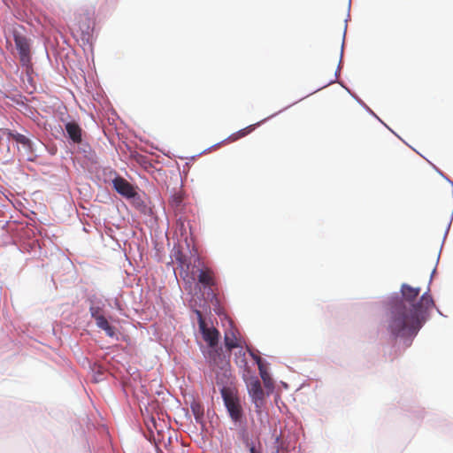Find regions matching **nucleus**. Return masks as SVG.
I'll return each instance as SVG.
<instances>
[{
    "label": "nucleus",
    "instance_id": "nucleus-9",
    "mask_svg": "<svg viewBox=\"0 0 453 453\" xmlns=\"http://www.w3.org/2000/svg\"><path fill=\"white\" fill-rule=\"evenodd\" d=\"M7 135L17 143L21 144L27 152H33L32 142L24 134L13 131H9Z\"/></svg>",
    "mask_w": 453,
    "mask_h": 453
},
{
    "label": "nucleus",
    "instance_id": "nucleus-13",
    "mask_svg": "<svg viewBox=\"0 0 453 453\" xmlns=\"http://www.w3.org/2000/svg\"><path fill=\"white\" fill-rule=\"evenodd\" d=\"M175 260L181 265L188 267V263L186 257L182 254L181 251L178 250L174 254Z\"/></svg>",
    "mask_w": 453,
    "mask_h": 453
},
{
    "label": "nucleus",
    "instance_id": "nucleus-18",
    "mask_svg": "<svg viewBox=\"0 0 453 453\" xmlns=\"http://www.w3.org/2000/svg\"><path fill=\"white\" fill-rule=\"evenodd\" d=\"M104 331L105 332V334L109 337H114L115 336V329L111 325H109L105 329H104Z\"/></svg>",
    "mask_w": 453,
    "mask_h": 453
},
{
    "label": "nucleus",
    "instance_id": "nucleus-11",
    "mask_svg": "<svg viewBox=\"0 0 453 453\" xmlns=\"http://www.w3.org/2000/svg\"><path fill=\"white\" fill-rule=\"evenodd\" d=\"M253 357L256 359V361L257 363L259 373H260V376L265 383V387L272 386L271 378H270L268 372H266V370L265 369V367L261 362V358L259 357L254 356V355H253Z\"/></svg>",
    "mask_w": 453,
    "mask_h": 453
},
{
    "label": "nucleus",
    "instance_id": "nucleus-16",
    "mask_svg": "<svg viewBox=\"0 0 453 453\" xmlns=\"http://www.w3.org/2000/svg\"><path fill=\"white\" fill-rule=\"evenodd\" d=\"M96 324L102 330L105 329L110 325L104 316L102 318H96Z\"/></svg>",
    "mask_w": 453,
    "mask_h": 453
},
{
    "label": "nucleus",
    "instance_id": "nucleus-10",
    "mask_svg": "<svg viewBox=\"0 0 453 453\" xmlns=\"http://www.w3.org/2000/svg\"><path fill=\"white\" fill-rule=\"evenodd\" d=\"M224 341L227 350H232L233 349L238 348L240 345L235 330L233 328L225 333Z\"/></svg>",
    "mask_w": 453,
    "mask_h": 453
},
{
    "label": "nucleus",
    "instance_id": "nucleus-17",
    "mask_svg": "<svg viewBox=\"0 0 453 453\" xmlns=\"http://www.w3.org/2000/svg\"><path fill=\"white\" fill-rule=\"evenodd\" d=\"M242 441L246 448H249L255 444L254 441L249 437V435L246 433H243L242 434Z\"/></svg>",
    "mask_w": 453,
    "mask_h": 453
},
{
    "label": "nucleus",
    "instance_id": "nucleus-14",
    "mask_svg": "<svg viewBox=\"0 0 453 453\" xmlns=\"http://www.w3.org/2000/svg\"><path fill=\"white\" fill-rule=\"evenodd\" d=\"M182 203V196L180 194H174L170 200V204L174 207L178 208L180 206Z\"/></svg>",
    "mask_w": 453,
    "mask_h": 453
},
{
    "label": "nucleus",
    "instance_id": "nucleus-19",
    "mask_svg": "<svg viewBox=\"0 0 453 453\" xmlns=\"http://www.w3.org/2000/svg\"><path fill=\"white\" fill-rule=\"evenodd\" d=\"M426 311L430 309L431 306H434V300L426 294Z\"/></svg>",
    "mask_w": 453,
    "mask_h": 453
},
{
    "label": "nucleus",
    "instance_id": "nucleus-5",
    "mask_svg": "<svg viewBox=\"0 0 453 453\" xmlns=\"http://www.w3.org/2000/svg\"><path fill=\"white\" fill-rule=\"evenodd\" d=\"M114 189L126 198H134L137 204H140L141 197L134 188L123 177L118 176L112 180Z\"/></svg>",
    "mask_w": 453,
    "mask_h": 453
},
{
    "label": "nucleus",
    "instance_id": "nucleus-1",
    "mask_svg": "<svg viewBox=\"0 0 453 453\" xmlns=\"http://www.w3.org/2000/svg\"><path fill=\"white\" fill-rule=\"evenodd\" d=\"M419 288L402 286L403 300H395L391 307L388 329L395 336H411L421 328L422 303H415Z\"/></svg>",
    "mask_w": 453,
    "mask_h": 453
},
{
    "label": "nucleus",
    "instance_id": "nucleus-8",
    "mask_svg": "<svg viewBox=\"0 0 453 453\" xmlns=\"http://www.w3.org/2000/svg\"><path fill=\"white\" fill-rule=\"evenodd\" d=\"M65 130L68 134L69 138L74 142V143H81L82 141L81 138V128L80 126L75 122H68L65 125Z\"/></svg>",
    "mask_w": 453,
    "mask_h": 453
},
{
    "label": "nucleus",
    "instance_id": "nucleus-6",
    "mask_svg": "<svg viewBox=\"0 0 453 453\" xmlns=\"http://www.w3.org/2000/svg\"><path fill=\"white\" fill-rule=\"evenodd\" d=\"M198 317V325L201 334H203V340L211 348L218 345L219 332L215 327H208L202 313L196 311Z\"/></svg>",
    "mask_w": 453,
    "mask_h": 453
},
{
    "label": "nucleus",
    "instance_id": "nucleus-7",
    "mask_svg": "<svg viewBox=\"0 0 453 453\" xmlns=\"http://www.w3.org/2000/svg\"><path fill=\"white\" fill-rule=\"evenodd\" d=\"M197 280L203 288L212 289L217 284L215 273L208 266H203L198 271Z\"/></svg>",
    "mask_w": 453,
    "mask_h": 453
},
{
    "label": "nucleus",
    "instance_id": "nucleus-12",
    "mask_svg": "<svg viewBox=\"0 0 453 453\" xmlns=\"http://www.w3.org/2000/svg\"><path fill=\"white\" fill-rule=\"evenodd\" d=\"M255 127H256V125H250V126L239 130L238 132L232 134L228 137V140L230 142H235V141L248 135L249 134H250L255 129Z\"/></svg>",
    "mask_w": 453,
    "mask_h": 453
},
{
    "label": "nucleus",
    "instance_id": "nucleus-3",
    "mask_svg": "<svg viewBox=\"0 0 453 453\" xmlns=\"http://www.w3.org/2000/svg\"><path fill=\"white\" fill-rule=\"evenodd\" d=\"M244 380L250 396L255 404L256 411L260 412L265 402V392L261 387L260 380L257 376L244 375Z\"/></svg>",
    "mask_w": 453,
    "mask_h": 453
},
{
    "label": "nucleus",
    "instance_id": "nucleus-2",
    "mask_svg": "<svg viewBox=\"0 0 453 453\" xmlns=\"http://www.w3.org/2000/svg\"><path fill=\"white\" fill-rule=\"evenodd\" d=\"M220 393L231 419L235 423L240 422L243 417V410L237 392L231 388L224 387Z\"/></svg>",
    "mask_w": 453,
    "mask_h": 453
},
{
    "label": "nucleus",
    "instance_id": "nucleus-22",
    "mask_svg": "<svg viewBox=\"0 0 453 453\" xmlns=\"http://www.w3.org/2000/svg\"><path fill=\"white\" fill-rule=\"evenodd\" d=\"M193 411L196 414V411H198V409H196L194 406L192 407Z\"/></svg>",
    "mask_w": 453,
    "mask_h": 453
},
{
    "label": "nucleus",
    "instance_id": "nucleus-20",
    "mask_svg": "<svg viewBox=\"0 0 453 453\" xmlns=\"http://www.w3.org/2000/svg\"><path fill=\"white\" fill-rule=\"evenodd\" d=\"M248 449H249L250 453H260V452H257V451L256 450V446H255V444H253L252 446L249 447Z\"/></svg>",
    "mask_w": 453,
    "mask_h": 453
},
{
    "label": "nucleus",
    "instance_id": "nucleus-15",
    "mask_svg": "<svg viewBox=\"0 0 453 453\" xmlns=\"http://www.w3.org/2000/svg\"><path fill=\"white\" fill-rule=\"evenodd\" d=\"M91 317L96 320V318H102L104 315L101 314V309L98 306H91L90 309Z\"/></svg>",
    "mask_w": 453,
    "mask_h": 453
},
{
    "label": "nucleus",
    "instance_id": "nucleus-4",
    "mask_svg": "<svg viewBox=\"0 0 453 453\" xmlns=\"http://www.w3.org/2000/svg\"><path fill=\"white\" fill-rule=\"evenodd\" d=\"M13 36L16 49L19 51L20 63L24 66H28L31 63L29 40L17 32L14 33Z\"/></svg>",
    "mask_w": 453,
    "mask_h": 453
},
{
    "label": "nucleus",
    "instance_id": "nucleus-21",
    "mask_svg": "<svg viewBox=\"0 0 453 453\" xmlns=\"http://www.w3.org/2000/svg\"><path fill=\"white\" fill-rule=\"evenodd\" d=\"M193 411L196 414V411H198V409H196L194 406L192 407Z\"/></svg>",
    "mask_w": 453,
    "mask_h": 453
},
{
    "label": "nucleus",
    "instance_id": "nucleus-23",
    "mask_svg": "<svg viewBox=\"0 0 453 453\" xmlns=\"http://www.w3.org/2000/svg\"><path fill=\"white\" fill-rule=\"evenodd\" d=\"M425 299V295H423L420 298L421 301H423Z\"/></svg>",
    "mask_w": 453,
    "mask_h": 453
}]
</instances>
